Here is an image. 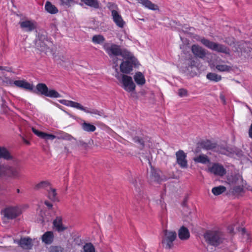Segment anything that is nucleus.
I'll use <instances>...</instances> for the list:
<instances>
[{"label":"nucleus","instance_id":"obj_1","mask_svg":"<svg viewBox=\"0 0 252 252\" xmlns=\"http://www.w3.org/2000/svg\"><path fill=\"white\" fill-rule=\"evenodd\" d=\"M21 176L22 173L20 166L0 164V178L19 179Z\"/></svg>","mask_w":252,"mask_h":252},{"label":"nucleus","instance_id":"obj_2","mask_svg":"<svg viewBox=\"0 0 252 252\" xmlns=\"http://www.w3.org/2000/svg\"><path fill=\"white\" fill-rule=\"evenodd\" d=\"M59 102L66 106L71 107L81 110L86 113H89L94 116H98L99 117H105V115L103 110H98L96 109H89L87 107L83 106L79 103L66 99H62Z\"/></svg>","mask_w":252,"mask_h":252},{"label":"nucleus","instance_id":"obj_3","mask_svg":"<svg viewBox=\"0 0 252 252\" xmlns=\"http://www.w3.org/2000/svg\"><path fill=\"white\" fill-rule=\"evenodd\" d=\"M204 237L208 245L215 247L222 244L224 239L222 233L216 230L206 231L204 234Z\"/></svg>","mask_w":252,"mask_h":252},{"label":"nucleus","instance_id":"obj_4","mask_svg":"<svg viewBox=\"0 0 252 252\" xmlns=\"http://www.w3.org/2000/svg\"><path fill=\"white\" fill-rule=\"evenodd\" d=\"M117 79L120 80L122 84V87L127 92H131L130 96L135 97L137 98L136 93L133 92L136 88V86L132 80L131 76H128L126 74L122 75L121 79H120L119 76H116Z\"/></svg>","mask_w":252,"mask_h":252},{"label":"nucleus","instance_id":"obj_5","mask_svg":"<svg viewBox=\"0 0 252 252\" xmlns=\"http://www.w3.org/2000/svg\"><path fill=\"white\" fill-rule=\"evenodd\" d=\"M33 93L40 94L51 98H59L61 94L55 90H49L47 86L42 83H38L36 86V90H32Z\"/></svg>","mask_w":252,"mask_h":252},{"label":"nucleus","instance_id":"obj_6","mask_svg":"<svg viewBox=\"0 0 252 252\" xmlns=\"http://www.w3.org/2000/svg\"><path fill=\"white\" fill-rule=\"evenodd\" d=\"M201 42L206 47L213 51L226 55L230 54L229 49L225 45L214 42L204 38L201 39Z\"/></svg>","mask_w":252,"mask_h":252},{"label":"nucleus","instance_id":"obj_7","mask_svg":"<svg viewBox=\"0 0 252 252\" xmlns=\"http://www.w3.org/2000/svg\"><path fill=\"white\" fill-rule=\"evenodd\" d=\"M177 237L176 232L174 231L164 230L161 244L166 249H170L173 246V242Z\"/></svg>","mask_w":252,"mask_h":252},{"label":"nucleus","instance_id":"obj_8","mask_svg":"<svg viewBox=\"0 0 252 252\" xmlns=\"http://www.w3.org/2000/svg\"><path fill=\"white\" fill-rule=\"evenodd\" d=\"M134 60V57H131L126 61H123L120 66L121 71L126 74L130 73L135 64Z\"/></svg>","mask_w":252,"mask_h":252},{"label":"nucleus","instance_id":"obj_9","mask_svg":"<svg viewBox=\"0 0 252 252\" xmlns=\"http://www.w3.org/2000/svg\"><path fill=\"white\" fill-rule=\"evenodd\" d=\"M21 213V210L17 206L9 207L3 211L4 216L8 219H14Z\"/></svg>","mask_w":252,"mask_h":252},{"label":"nucleus","instance_id":"obj_10","mask_svg":"<svg viewBox=\"0 0 252 252\" xmlns=\"http://www.w3.org/2000/svg\"><path fill=\"white\" fill-rule=\"evenodd\" d=\"M176 162L182 168L188 167L187 154L182 150H179L176 153Z\"/></svg>","mask_w":252,"mask_h":252},{"label":"nucleus","instance_id":"obj_11","mask_svg":"<svg viewBox=\"0 0 252 252\" xmlns=\"http://www.w3.org/2000/svg\"><path fill=\"white\" fill-rule=\"evenodd\" d=\"M209 171L211 173L214 174L215 175L222 177L226 174V170L224 167L218 163H213L212 166L209 168Z\"/></svg>","mask_w":252,"mask_h":252},{"label":"nucleus","instance_id":"obj_12","mask_svg":"<svg viewBox=\"0 0 252 252\" xmlns=\"http://www.w3.org/2000/svg\"><path fill=\"white\" fill-rule=\"evenodd\" d=\"M19 24L21 28L26 32H31L36 28V23L34 21L25 20Z\"/></svg>","mask_w":252,"mask_h":252},{"label":"nucleus","instance_id":"obj_13","mask_svg":"<svg viewBox=\"0 0 252 252\" xmlns=\"http://www.w3.org/2000/svg\"><path fill=\"white\" fill-rule=\"evenodd\" d=\"M111 16L115 24L119 28H124L125 25V22L123 20L122 16L116 10H111Z\"/></svg>","mask_w":252,"mask_h":252},{"label":"nucleus","instance_id":"obj_14","mask_svg":"<svg viewBox=\"0 0 252 252\" xmlns=\"http://www.w3.org/2000/svg\"><path fill=\"white\" fill-rule=\"evenodd\" d=\"M191 51L195 57L201 59L204 58L206 56L205 50L198 45H192Z\"/></svg>","mask_w":252,"mask_h":252},{"label":"nucleus","instance_id":"obj_15","mask_svg":"<svg viewBox=\"0 0 252 252\" xmlns=\"http://www.w3.org/2000/svg\"><path fill=\"white\" fill-rule=\"evenodd\" d=\"M13 84L18 87L23 88L30 91H32L33 89V86L32 84H30L24 80H15L14 81Z\"/></svg>","mask_w":252,"mask_h":252},{"label":"nucleus","instance_id":"obj_16","mask_svg":"<svg viewBox=\"0 0 252 252\" xmlns=\"http://www.w3.org/2000/svg\"><path fill=\"white\" fill-rule=\"evenodd\" d=\"M54 233L51 231H48L45 232L41 236V241L42 243L46 245H51L54 241Z\"/></svg>","mask_w":252,"mask_h":252},{"label":"nucleus","instance_id":"obj_17","mask_svg":"<svg viewBox=\"0 0 252 252\" xmlns=\"http://www.w3.org/2000/svg\"><path fill=\"white\" fill-rule=\"evenodd\" d=\"M19 245L23 249L30 250L32 247V239L29 237L21 238Z\"/></svg>","mask_w":252,"mask_h":252},{"label":"nucleus","instance_id":"obj_18","mask_svg":"<svg viewBox=\"0 0 252 252\" xmlns=\"http://www.w3.org/2000/svg\"><path fill=\"white\" fill-rule=\"evenodd\" d=\"M200 147L206 150H211L215 148L217 146L216 143L212 142L209 140H202L199 143Z\"/></svg>","mask_w":252,"mask_h":252},{"label":"nucleus","instance_id":"obj_19","mask_svg":"<svg viewBox=\"0 0 252 252\" xmlns=\"http://www.w3.org/2000/svg\"><path fill=\"white\" fill-rule=\"evenodd\" d=\"M215 67L220 72H229L232 69V67L230 65L226 64L225 62L223 61L218 62Z\"/></svg>","mask_w":252,"mask_h":252},{"label":"nucleus","instance_id":"obj_20","mask_svg":"<svg viewBox=\"0 0 252 252\" xmlns=\"http://www.w3.org/2000/svg\"><path fill=\"white\" fill-rule=\"evenodd\" d=\"M108 55L111 57L112 56H120L122 55V50L120 46L115 44H111L110 48Z\"/></svg>","mask_w":252,"mask_h":252},{"label":"nucleus","instance_id":"obj_21","mask_svg":"<svg viewBox=\"0 0 252 252\" xmlns=\"http://www.w3.org/2000/svg\"><path fill=\"white\" fill-rule=\"evenodd\" d=\"M178 236L181 240H188L190 237L189 229L184 226H182L178 231Z\"/></svg>","mask_w":252,"mask_h":252},{"label":"nucleus","instance_id":"obj_22","mask_svg":"<svg viewBox=\"0 0 252 252\" xmlns=\"http://www.w3.org/2000/svg\"><path fill=\"white\" fill-rule=\"evenodd\" d=\"M0 158L10 160L13 159V157L6 148L0 146Z\"/></svg>","mask_w":252,"mask_h":252},{"label":"nucleus","instance_id":"obj_23","mask_svg":"<svg viewBox=\"0 0 252 252\" xmlns=\"http://www.w3.org/2000/svg\"><path fill=\"white\" fill-rule=\"evenodd\" d=\"M53 226L59 232H62L66 229L64 227L62 223V218L61 217H57L53 222Z\"/></svg>","mask_w":252,"mask_h":252},{"label":"nucleus","instance_id":"obj_24","mask_svg":"<svg viewBox=\"0 0 252 252\" xmlns=\"http://www.w3.org/2000/svg\"><path fill=\"white\" fill-rule=\"evenodd\" d=\"M51 185L50 183L47 181H41L37 184L34 187L35 190H39L41 189H45L47 191L51 189Z\"/></svg>","mask_w":252,"mask_h":252},{"label":"nucleus","instance_id":"obj_25","mask_svg":"<svg viewBox=\"0 0 252 252\" xmlns=\"http://www.w3.org/2000/svg\"><path fill=\"white\" fill-rule=\"evenodd\" d=\"M138 2L145 7L153 10L158 9V6L152 3L149 0H137Z\"/></svg>","mask_w":252,"mask_h":252},{"label":"nucleus","instance_id":"obj_26","mask_svg":"<svg viewBox=\"0 0 252 252\" xmlns=\"http://www.w3.org/2000/svg\"><path fill=\"white\" fill-rule=\"evenodd\" d=\"M134 79L136 84L142 86L145 84L146 80L144 76L141 72H137L134 75Z\"/></svg>","mask_w":252,"mask_h":252},{"label":"nucleus","instance_id":"obj_27","mask_svg":"<svg viewBox=\"0 0 252 252\" xmlns=\"http://www.w3.org/2000/svg\"><path fill=\"white\" fill-rule=\"evenodd\" d=\"M150 180L152 182L160 183L161 179L160 177L159 171L153 168L151 169Z\"/></svg>","mask_w":252,"mask_h":252},{"label":"nucleus","instance_id":"obj_28","mask_svg":"<svg viewBox=\"0 0 252 252\" xmlns=\"http://www.w3.org/2000/svg\"><path fill=\"white\" fill-rule=\"evenodd\" d=\"M45 9L51 14H57L59 11L58 8L49 1H46L45 3Z\"/></svg>","mask_w":252,"mask_h":252},{"label":"nucleus","instance_id":"obj_29","mask_svg":"<svg viewBox=\"0 0 252 252\" xmlns=\"http://www.w3.org/2000/svg\"><path fill=\"white\" fill-rule=\"evenodd\" d=\"M86 5L94 9H98L100 7L99 2L98 0H81Z\"/></svg>","mask_w":252,"mask_h":252},{"label":"nucleus","instance_id":"obj_30","mask_svg":"<svg viewBox=\"0 0 252 252\" xmlns=\"http://www.w3.org/2000/svg\"><path fill=\"white\" fill-rule=\"evenodd\" d=\"M194 161L195 162L206 164L209 163L210 160L208 157L205 155H201L194 158Z\"/></svg>","mask_w":252,"mask_h":252},{"label":"nucleus","instance_id":"obj_31","mask_svg":"<svg viewBox=\"0 0 252 252\" xmlns=\"http://www.w3.org/2000/svg\"><path fill=\"white\" fill-rule=\"evenodd\" d=\"M207 78L211 81L215 82H219L221 80V76L215 73L210 72L206 75Z\"/></svg>","mask_w":252,"mask_h":252},{"label":"nucleus","instance_id":"obj_32","mask_svg":"<svg viewBox=\"0 0 252 252\" xmlns=\"http://www.w3.org/2000/svg\"><path fill=\"white\" fill-rule=\"evenodd\" d=\"M82 129L87 132H94L96 130V127L90 123L84 122L82 124Z\"/></svg>","mask_w":252,"mask_h":252},{"label":"nucleus","instance_id":"obj_33","mask_svg":"<svg viewBox=\"0 0 252 252\" xmlns=\"http://www.w3.org/2000/svg\"><path fill=\"white\" fill-rule=\"evenodd\" d=\"M48 192V197L53 201H58L57 196L56 189L51 187V189L47 191Z\"/></svg>","mask_w":252,"mask_h":252},{"label":"nucleus","instance_id":"obj_34","mask_svg":"<svg viewBox=\"0 0 252 252\" xmlns=\"http://www.w3.org/2000/svg\"><path fill=\"white\" fill-rule=\"evenodd\" d=\"M226 190V188L222 186L214 187L212 189V192L215 195H219Z\"/></svg>","mask_w":252,"mask_h":252},{"label":"nucleus","instance_id":"obj_35","mask_svg":"<svg viewBox=\"0 0 252 252\" xmlns=\"http://www.w3.org/2000/svg\"><path fill=\"white\" fill-rule=\"evenodd\" d=\"M104 41V37L101 34L94 35L92 37V42L94 44H101Z\"/></svg>","mask_w":252,"mask_h":252},{"label":"nucleus","instance_id":"obj_36","mask_svg":"<svg viewBox=\"0 0 252 252\" xmlns=\"http://www.w3.org/2000/svg\"><path fill=\"white\" fill-rule=\"evenodd\" d=\"M83 250L84 252H95L94 246L91 243H86L83 246Z\"/></svg>","mask_w":252,"mask_h":252},{"label":"nucleus","instance_id":"obj_37","mask_svg":"<svg viewBox=\"0 0 252 252\" xmlns=\"http://www.w3.org/2000/svg\"><path fill=\"white\" fill-rule=\"evenodd\" d=\"M37 46L39 47V49L42 52H47L49 47L45 42H42L40 40L37 43Z\"/></svg>","mask_w":252,"mask_h":252},{"label":"nucleus","instance_id":"obj_38","mask_svg":"<svg viewBox=\"0 0 252 252\" xmlns=\"http://www.w3.org/2000/svg\"><path fill=\"white\" fill-rule=\"evenodd\" d=\"M133 140L134 142L139 144L141 146V148H144L145 144L144 141L142 138L139 136H135L133 138Z\"/></svg>","mask_w":252,"mask_h":252},{"label":"nucleus","instance_id":"obj_39","mask_svg":"<svg viewBox=\"0 0 252 252\" xmlns=\"http://www.w3.org/2000/svg\"><path fill=\"white\" fill-rule=\"evenodd\" d=\"M58 139H62L66 140H71L73 137L69 134L63 132L60 136L58 137Z\"/></svg>","mask_w":252,"mask_h":252},{"label":"nucleus","instance_id":"obj_40","mask_svg":"<svg viewBox=\"0 0 252 252\" xmlns=\"http://www.w3.org/2000/svg\"><path fill=\"white\" fill-rule=\"evenodd\" d=\"M178 94L181 97L187 96L188 95V91L185 89L181 88L178 90Z\"/></svg>","mask_w":252,"mask_h":252},{"label":"nucleus","instance_id":"obj_41","mask_svg":"<svg viewBox=\"0 0 252 252\" xmlns=\"http://www.w3.org/2000/svg\"><path fill=\"white\" fill-rule=\"evenodd\" d=\"M32 131L39 137L42 138V139H43V138L44 137V136L45 134V132L39 131L38 130L36 129L34 127H32Z\"/></svg>","mask_w":252,"mask_h":252},{"label":"nucleus","instance_id":"obj_42","mask_svg":"<svg viewBox=\"0 0 252 252\" xmlns=\"http://www.w3.org/2000/svg\"><path fill=\"white\" fill-rule=\"evenodd\" d=\"M32 131L39 137L42 138V139H43V138L44 137V136L45 134V132L39 131L38 130L36 129L34 127H32Z\"/></svg>","mask_w":252,"mask_h":252},{"label":"nucleus","instance_id":"obj_43","mask_svg":"<svg viewBox=\"0 0 252 252\" xmlns=\"http://www.w3.org/2000/svg\"><path fill=\"white\" fill-rule=\"evenodd\" d=\"M44 138L43 139H46V140H54L56 138V136L52 134H49L45 132V134L44 136Z\"/></svg>","mask_w":252,"mask_h":252},{"label":"nucleus","instance_id":"obj_44","mask_svg":"<svg viewBox=\"0 0 252 252\" xmlns=\"http://www.w3.org/2000/svg\"><path fill=\"white\" fill-rule=\"evenodd\" d=\"M53 252H64V250L63 248L60 246L54 247L52 249Z\"/></svg>","mask_w":252,"mask_h":252},{"label":"nucleus","instance_id":"obj_45","mask_svg":"<svg viewBox=\"0 0 252 252\" xmlns=\"http://www.w3.org/2000/svg\"><path fill=\"white\" fill-rule=\"evenodd\" d=\"M110 45L111 44H110V43L108 42L104 43L103 44V48L107 53H109V51L110 48Z\"/></svg>","mask_w":252,"mask_h":252},{"label":"nucleus","instance_id":"obj_46","mask_svg":"<svg viewBox=\"0 0 252 252\" xmlns=\"http://www.w3.org/2000/svg\"><path fill=\"white\" fill-rule=\"evenodd\" d=\"M196 66V62L194 60L190 59L189 61V67L190 68H192L194 66Z\"/></svg>","mask_w":252,"mask_h":252},{"label":"nucleus","instance_id":"obj_47","mask_svg":"<svg viewBox=\"0 0 252 252\" xmlns=\"http://www.w3.org/2000/svg\"><path fill=\"white\" fill-rule=\"evenodd\" d=\"M243 190V189L242 187H240V186H236L234 188V190L236 192H238V193H240L241 192H242Z\"/></svg>","mask_w":252,"mask_h":252},{"label":"nucleus","instance_id":"obj_48","mask_svg":"<svg viewBox=\"0 0 252 252\" xmlns=\"http://www.w3.org/2000/svg\"><path fill=\"white\" fill-rule=\"evenodd\" d=\"M44 204L48 207V209H51L52 208L53 204L52 203H51L49 201H47V200L45 201Z\"/></svg>","mask_w":252,"mask_h":252},{"label":"nucleus","instance_id":"obj_49","mask_svg":"<svg viewBox=\"0 0 252 252\" xmlns=\"http://www.w3.org/2000/svg\"><path fill=\"white\" fill-rule=\"evenodd\" d=\"M63 3L65 5H69L73 0H61Z\"/></svg>","mask_w":252,"mask_h":252},{"label":"nucleus","instance_id":"obj_50","mask_svg":"<svg viewBox=\"0 0 252 252\" xmlns=\"http://www.w3.org/2000/svg\"><path fill=\"white\" fill-rule=\"evenodd\" d=\"M0 70H5L8 72L10 71V68L7 66H0Z\"/></svg>","mask_w":252,"mask_h":252},{"label":"nucleus","instance_id":"obj_51","mask_svg":"<svg viewBox=\"0 0 252 252\" xmlns=\"http://www.w3.org/2000/svg\"><path fill=\"white\" fill-rule=\"evenodd\" d=\"M249 136L251 138H252V124L249 129Z\"/></svg>","mask_w":252,"mask_h":252},{"label":"nucleus","instance_id":"obj_52","mask_svg":"<svg viewBox=\"0 0 252 252\" xmlns=\"http://www.w3.org/2000/svg\"><path fill=\"white\" fill-rule=\"evenodd\" d=\"M80 144L82 146L85 147L88 146L87 143H86V142H83V141H80Z\"/></svg>","mask_w":252,"mask_h":252},{"label":"nucleus","instance_id":"obj_53","mask_svg":"<svg viewBox=\"0 0 252 252\" xmlns=\"http://www.w3.org/2000/svg\"><path fill=\"white\" fill-rule=\"evenodd\" d=\"M187 199H184V200L183 201V203H182V206H186L187 205Z\"/></svg>","mask_w":252,"mask_h":252},{"label":"nucleus","instance_id":"obj_54","mask_svg":"<svg viewBox=\"0 0 252 252\" xmlns=\"http://www.w3.org/2000/svg\"><path fill=\"white\" fill-rule=\"evenodd\" d=\"M1 100H2V106L3 107L6 106V105H5L6 101L2 98H1Z\"/></svg>","mask_w":252,"mask_h":252},{"label":"nucleus","instance_id":"obj_55","mask_svg":"<svg viewBox=\"0 0 252 252\" xmlns=\"http://www.w3.org/2000/svg\"><path fill=\"white\" fill-rule=\"evenodd\" d=\"M23 140L24 141V142L27 144H30V142L29 141H28V140H27L26 139H25L24 137H23Z\"/></svg>","mask_w":252,"mask_h":252},{"label":"nucleus","instance_id":"obj_56","mask_svg":"<svg viewBox=\"0 0 252 252\" xmlns=\"http://www.w3.org/2000/svg\"><path fill=\"white\" fill-rule=\"evenodd\" d=\"M242 233H245L246 232V229L245 228H242Z\"/></svg>","mask_w":252,"mask_h":252},{"label":"nucleus","instance_id":"obj_57","mask_svg":"<svg viewBox=\"0 0 252 252\" xmlns=\"http://www.w3.org/2000/svg\"><path fill=\"white\" fill-rule=\"evenodd\" d=\"M141 194H139V195H137V196H136V198L137 199H138L140 197V196Z\"/></svg>","mask_w":252,"mask_h":252},{"label":"nucleus","instance_id":"obj_58","mask_svg":"<svg viewBox=\"0 0 252 252\" xmlns=\"http://www.w3.org/2000/svg\"><path fill=\"white\" fill-rule=\"evenodd\" d=\"M16 191H17V193H19L20 192V189H17Z\"/></svg>","mask_w":252,"mask_h":252}]
</instances>
